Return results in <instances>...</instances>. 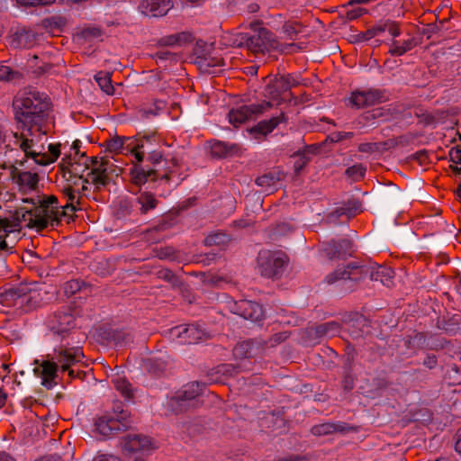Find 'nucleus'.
<instances>
[{
    "instance_id": "1",
    "label": "nucleus",
    "mask_w": 461,
    "mask_h": 461,
    "mask_svg": "<svg viewBox=\"0 0 461 461\" xmlns=\"http://www.w3.org/2000/svg\"><path fill=\"white\" fill-rule=\"evenodd\" d=\"M50 99L45 93L36 90L25 92L15 97L14 107L15 119L21 124L22 132L14 138L26 134L28 137L46 135L50 130Z\"/></svg>"
},
{
    "instance_id": "2",
    "label": "nucleus",
    "mask_w": 461,
    "mask_h": 461,
    "mask_svg": "<svg viewBox=\"0 0 461 461\" xmlns=\"http://www.w3.org/2000/svg\"><path fill=\"white\" fill-rule=\"evenodd\" d=\"M80 156L84 158L83 164L80 161H69L68 166L64 164L60 166L59 171L62 177L73 185H77L78 180L83 179L84 184L94 185L95 190L98 192L107 186L112 180L111 175L116 169L113 163L105 158H89L85 152Z\"/></svg>"
},
{
    "instance_id": "3",
    "label": "nucleus",
    "mask_w": 461,
    "mask_h": 461,
    "mask_svg": "<svg viewBox=\"0 0 461 461\" xmlns=\"http://www.w3.org/2000/svg\"><path fill=\"white\" fill-rule=\"evenodd\" d=\"M23 202L32 203V207L18 208L15 211V217L20 222H24L25 226L41 231L49 226H57L61 221L62 209L59 206V201L55 195L37 197L36 200L26 198Z\"/></svg>"
},
{
    "instance_id": "4",
    "label": "nucleus",
    "mask_w": 461,
    "mask_h": 461,
    "mask_svg": "<svg viewBox=\"0 0 461 461\" xmlns=\"http://www.w3.org/2000/svg\"><path fill=\"white\" fill-rule=\"evenodd\" d=\"M84 357V353L81 348H65L59 347L54 350L51 360H44L39 367L34 369V373L41 378V384L48 389L54 387L56 378L58 376V368L60 367L61 371L68 372L71 378L77 376V373L72 368L74 365L80 362Z\"/></svg>"
},
{
    "instance_id": "5",
    "label": "nucleus",
    "mask_w": 461,
    "mask_h": 461,
    "mask_svg": "<svg viewBox=\"0 0 461 461\" xmlns=\"http://www.w3.org/2000/svg\"><path fill=\"white\" fill-rule=\"evenodd\" d=\"M369 273L371 280L380 282L384 285L390 286L393 284V270L386 266H377L369 271L367 267L358 262H350L343 267H339L326 276V282L330 285L337 281L350 283L348 286L352 289L354 285L362 280Z\"/></svg>"
},
{
    "instance_id": "6",
    "label": "nucleus",
    "mask_w": 461,
    "mask_h": 461,
    "mask_svg": "<svg viewBox=\"0 0 461 461\" xmlns=\"http://www.w3.org/2000/svg\"><path fill=\"white\" fill-rule=\"evenodd\" d=\"M40 294L28 285H19L5 288L0 292V304L4 307H15L28 312L40 305Z\"/></svg>"
},
{
    "instance_id": "7",
    "label": "nucleus",
    "mask_w": 461,
    "mask_h": 461,
    "mask_svg": "<svg viewBox=\"0 0 461 461\" xmlns=\"http://www.w3.org/2000/svg\"><path fill=\"white\" fill-rule=\"evenodd\" d=\"M232 43L236 47H246L254 53H264L278 47V42L274 39L273 33L262 27L253 30L252 33H237L233 37Z\"/></svg>"
},
{
    "instance_id": "8",
    "label": "nucleus",
    "mask_w": 461,
    "mask_h": 461,
    "mask_svg": "<svg viewBox=\"0 0 461 461\" xmlns=\"http://www.w3.org/2000/svg\"><path fill=\"white\" fill-rule=\"evenodd\" d=\"M204 384L193 382L185 384L167 401V410L174 414L185 412L199 405V396L202 394Z\"/></svg>"
},
{
    "instance_id": "9",
    "label": "nucleus",
    "mask_w": 461,
    "mask_h": 461,
    "mask_svg": "<svg viewBox=\"0 0 461 461\" xmlns=\"http://www.w3.org/2000/svg\"><path fill=\"white\" fill-rule=\"evenodd\" d=\"M288 257L281 251H260L258 256V266L260 274L267 278H279L286 265Z\"/></svg>"
},
{
    "instance_id": "10",
    "label": "nucleus",
    "mask_w": 461,
    "mask_h": 461,
    "mask_svg": "<svg viewBox=\"0 0 461 461\" xmlns=\"http://www.w3.org/2000/svg\"><path fill=\"white\" fill-rule=\"evenodd\" d=\"M15 143L24 152L26 158H32L33 162L40 166H47L53 163L60 155V144H50V154L33 150V139L24 133L19 137L18 140H15Z\"/></svg>"
},
{
    "instance_id": "11",
    "label": "nucleus",
    "mask_w": 461,
    "mask_h": 461,
    "mask_svg": "<svg viewBox=\"0 0 461 461\" xmlns=\"http://www.w3.org/2000/svg\"><path fill=\"white\" fill-rule=\"evenodd\" d=\"M273 104L269 101H263L260 104H251L241 105L229 112V122L234 127L246 122L248 120L255 119L270 110Z\"/></svg>"
},
{
    "instance_id": "12",
    "label": "nucleus",
    "mask_w": 461,
    "mask_h": 461,
    "mask_svg": "<svg viewBox=\"0 0 461 461\" xmlns=\"http://www.w3.org/2000/svg\"><path fill=\"white\" fill-rule=\"evenodd\" d=\"M297 86H299L298 79L291 74L268 77L263 95L268 99L279 100L282 95Z\"/></svg>"
},
{
    "instance_id": "13",
    "label": "nucleus",
    "mask_w": 461,
    "mask_h": 461,
    "mask_svg": "<svg viewBox=\"0 0 461 461\" xmlns=\"http://www.w3.org/2000/svg\"><path fill=\"white\" fill-rule=\"evenodd\" d=\"M129 412L122 411L116 417L103 416L95 421L96 430L104 436H111L118 431L126 430L131 426Z\"/></svg>"
},
{
    "instance_id": "14",
    "label": "nucleus",
    "mask_w": 461,
    "mask_h": 461,
    "mask_svg": "<svg viewBox=\"0 0 461 461\" xmlns=\"http://www.w3.org/2000/svg\"><path fill=\"white\" fill-rule=\"evenodd\" d=\"M75 316L70 307L65 306L48 319V326L54 332L65 336L76 326Z\"/></svg>"
},
{
    "instance_id": "15",
    "label": "nucleus",
    "mask_w": 461,
    "mask_h": 461,
    "mask_svg": "<svg viewBox=\"0 0 461 461\" xmlns=\"http://www.w3.org/2000/svg\"><path fill=\"white\" fill-rule=\"evenodd\" d=\"M384 94L380 89L355 91L351 95L350 103L357 109L372 106L384 101Z\"/></svg>"
},
{
    "instance_id": "16",
    "label": "nucleus",
    "mask_w": 461,
    "mask_h": 461,
    "mask_svg": "<svg viewBox=\"0 0 461 461\" xmlns=\"http://www.w3.org/2000/svg\"><path fill=\"white\" fill-rule=\"evenodd\" d=\"M10 176L12 180L19 186L20 190H35L39 182L37 173L19 169L15 165L10 167Z\"/></svg>"
},
{
    "instance_id": "17",
    "label": "nucleus",
    "mask_w": 461,
    "mask_h": 461,
    "mask_svg": "<svg viewBox=\"0 0 461 461\" xmlns=\"http://www.w3.org/2000/svg\"><path fill=\"white\" fill-rule=\"evenodd\" d=\"M170 335L173 338L178 339L181 344H195L202 339L203 332L196 325L190 324L172 328Z\"/></svg>"
},
{
    "instance_id": "18",
    "label": "nucleus",
    "mask_w": 461,
    "mask_h": 461,
    "mask_svg": "<svg viewBox=\"0 0 461 461\" xmlns=\"http://www.w3.org/2000/svg\"><path fill=\"white\" fill-rule=\"evenodd\" d=\"M358 428L352 426L347 422H325L312 427L311 432L314 436H326L335 432L341 434H348L351 432H357Z\"/></svg>"
},
{
    "instance_id": "19",
    "label": "nucleus",
    "mask_w": 461,
    "mask_h": 461,
    "mask_svg": "<svg viewBox=\"0 0 461 461\" xmlns=\"http://www.w3.org/2000/svg\"><path fill=\"white\" fill-rule=\"evenodd\" d=\"M236 314L251 321H259L264 317L262 306L253 301L241 300L235 303Z\"/></svg>"
},
{
    "instance_id": "20",
    "label": "nucleus",
    "mask_w": 461,
    "mask_h": 461,
    "mask_svg": "<svg viewBox=\"0 0 461 461\" xmlns=\"http://www.w3.org/2000/svg\"><path fill=\"white\" fill-rule=\"evenodd\" d=\"M240 372V366L221 364L207 373V379L211 384H224L230 377L238 375Z\"/></svg>"
},
{
    "instance_id": "21",
    "label": "nucleus",
    "mask_w": 461,
    "mask_h": 461,
    "mask_svg": "<svg viewBox=\"0 0 461 461\" xmlns=\"http://www.w3.org/2000/svg\"><path fill=\"white\" fill-rule=\"evenodd\" d=\"M172 7L170 0H143L139 5L142 14L154 17L166 15Z\"/></svg>"
},
{
    "instance_id": "22",
    "label": "nucleus",
    "mask_w": 461,
    "mask_h": 461,
    "mask_svg": "<svg viewBox=\"0 0 461 461\" xmlns=\"http://www.w3.org/2000/svg\"><path fill=\"white\" fill-rule=\"evenodd\" d=\"M122 447L128 452H138L152 448L151 439L141 434H129L122 438Z\"/></svg>"
},
{
    "instance_id": "23",
    "label": "nucleus",
    "mask_w": 461,
    "mask_h": 461,
    "mask_svg": "<svg viewBox=\"0 0 461 461\" xmlns=\"http://www.w3.org/2000/svg\"><path fill=\"white\" fill-rule=\"evenodd\" d=\"M18 224L7 218L0 217V256H6L14 252V246L10 245L8 238L15 231Z\"/></svg>"
},
{
    "instance_id": "24",
    "label": "nucleus",
    "mask_w": 461,
    "mask_h": 461,
    "mask_svg": "<svg viewBox=\"0 0 461 461\" xmlns=\"http://www.w3.org/2000/svg\"><path fill=\"white\" fill-rule=\"evenodd\" d=\"M324 252L330 259L335 258H343L351 255L352 242L348 239L339 240H330L324 245Z\"/></svg>"
},
{
    "instance_id": "25",
    "label": "nucleus",
    "mask_w": 461,
    "mask_h": 461,
    "mask_svg": "<svg viewBox=\"0 0 461 461\" xmlns=\"http://www.w3.org/2000/svg\"><path fill=\"white\" fill-rule=\"evenodd\" d=\"M287 118L284 113H281L277 116H274L269 120H264L259 122L255 127L250 129V133L254 135L256 139H259V136H266L272 132L280 123L286 122Z\"/></svg>"
},
{
    "instance_id": "26",
    "label": "nucleus",
    "mask_w": 461,
    "mask_h": 461,
    "mask_svg": "<svg viewBox=\"0 0 461 461\" xmlns=\"http://www.w3.org/2000/svg\"><path fill=\"white\" fill-rule=\"evenodd\" d=\"M36 41V33L26 27H19L12 35L11 45L14 48H31Z\"/></svg>"
},
{
    "instance_id": "27",
    "label": "nucleus",
    "mask_w": 461,
    "mask_h": 461,
    "mask_svg": "<svg viewBox=\"0 0 461 461\" xmlns=\"http://www.w3.org/2000/svg\"><path fill=\"white\" fill-rule=\"evenodd\" d=\"M130 174L132 182L137 185H143L149 180L155 181L158 177V173L156 169L140 165H134L132 168H131Z\"/></svg>"
},
{
    "instance_id": "28",
    "label": "nucleus",
    "mask_w": 461,
    "mask_h": 461,
    "mask_svg": "<svg viewBox=\"0 0 461 461\" xmlns=\"http://www.w3.org/2000/svg\"><path fill=\"white\" fill-rule=\"evenodd\" d=\"M389 383L385 377L375 376L371 380H366L365 385L361 388L363 393L369 398H376L382 394V391L388 386Z\"/></svg>"
},
{
    "instance_id": "29",
    "label": "nucleus",
    "mask_w": 461,
    "mask_h": 461,
    "mask_svg": "<svg viewBox=\"0 0 461 461\" xmlns=\"http://www.w3.org/2000/svg\"><path fill=\"white\" fill-rule=\"evenodd\" d=\"M135 204L140 214H147L158 204L155 195L149 192H140L135 198Z\"/></svg>"
},
{
    "instance_id": "30",
    "label": "nucleus",
    "mask_w": 461,
    "mask_h": 461,
    "mask_svg": "<svg viewBox=\"0 0 461 461\" xmlns=\"http://www.w3.org/2000/svg\"><path fill=\"white\" fill-rule=\"evenodd\" d=\"M193 40L192 34L188 32H182L175 34H170L160 38L158 41L159 46H181L183 44L191 42Z\"/></svg>"
},
{
    "instance_id": "31",
    "label": "nucleus",
    "mask_w": 461,
    "mask_h": 461,
    "mask_svg": "<svg viewBox=\"0 0 461 461\" xmlns=\"http://www.w3.org/2000/svg\"><path fill=\"white\" fill-rule=\"evenodd\" d=\"M285 176V175L283 171L278 168H274L271 171L257 177L256 184L262 187H271L283 180Z\"/></svg>"
},
{
    "instance_id": "32",
    "label": "nucleus",
    "mask_w": 461,
    "mask_h": 461,
    "mask_svg": "<svg viewBox=\"0 0 461 461\" xmlns=\"http://www.w3.org/2000/svg\"><path fill=\"white\" fill-rule=\"evenodd\" d=\"M239 151L240 146L238 144H230L220 140L214 141L211 147L212 155L216 158H224Z\"/></svg>"
},
{
    "instance_id": "33",
    "label": "nucleus",
    "mask_w": 461,
    "mask_h": 461,
    "mask_svg": "<svg viewBox=\"0 0 461 461\" xmlns=\"http://www.w3.org/2000/svg\"><path fill=\"white\" fill-rule=\"evenodd\" d=\"M145 370L154 376H160L167 369V363L160 358L151 357L144 360Z\"/></svg>"
},
{
    "instance_id": "34",
    "label": "nucleus",
    "mask_w": 461,
    "mask_h": 461,
    "mask_svg": "<svg viewBox=\"0 0 461 461\" xmlns=\"http://www.w3.org/2000/svg\"><path fill=\"white\" fill-rule=\"evenodd\" d=\"M360 212H362V203L355 198L348 199L343 206L335 210L338 217L346 215L348 218L354 217Z\"/></svg>"
},
{
    "instance_id": "35",
    "label": "nucleus",
    "mask_w": 461,
    "mask_h": 461,
    "mask_svg": "<svg viewBox=\"0 0 461 461\" xmlns=\"http://www.w3.org/2000/svg\"><path fill=\"white\" fill-rule=\"evenodd\" d=\"M417 45L414 38L405 40L401 44L400 41L393 40L391 43L388 52L392 56H402L407 51L412 50Z\"/></svg>"
},
{
    "instance_id": "36",
    "label": "nucleus",
    "mask_w": 461,
    "mask_h": 461,
    "mask_svg": "<svg viewBox=\"0 0 461 461\" xmlns=\"http://www.w3.org/2000/svg\"><path fill=\"white\" fill-rule=\"evenodd\" d=\"M108 339L113 342L115 346H125L133 341L131 333L122 330H112L108 332Z\"/></svg>"
},
{
    "instance_id": "37",
    "label": "nucleus",
    "mask_w": 461,
    "mask_h": 461,
    "mask_svg": "<svg viewBox=\"0 0 461 461\" xmlns=\"http://www.w3.org/2000/svg\"><path fill=\"white\" fill-rule=\"evenodd\" d=\"M72 185L73 184L68 182V185L63 188V194L67 198L66 204L61 206L62 214L64 215L67 213L68 209H70L71 212H76L77 210V204L79 203L78 200L76 201V195Z\"/></svg>"
},
{
    "instance_id": "38",
    "label": "nucleus",
    "mask_w": 461,
    "mask_h": 461,
    "mask_svg": "<svg viewBox=\"0 0 461 461\" xmlns=\"http://www.w3.org/2000/svg\"><path fill=\"white\" fill-rule=\"evenodd\" d=\"M230 240L229 234L221 230H216L207 235L203 242L206 246H222L229 243Z\"/></svg>"
},
{
    "instance_id": "39",
    "label": "nucleus",
    "mask_w": 461,
    "mask_h": 461,
    "mask_svg": "<svg viewBox=\"0 0 461 461\" xmlns=\"http://www.w3.org/2000/svg\"><path fill=\"white\" fill-rule=\"evenodd\" d=\"M115 389L125 399L130 400L133 397V390L131 384L124 377H115L112 380Z\"/></svg>"
},
{
    "instance_id": "40",
    "label": "nucleus",
    "mask_w": 461,
    "mask_h": 461,
    "mask_svg": "<svg viewBox=\"0 0 461 461\" xmlns=\"http://www.w3.org/2000/svg\"><path fill=\"white\" fill-rule=\"evenodd\" d=\"M340 326L337 321H329L321 323L315 328V333L319 337L322 336H335L339 332Z\"/></svg>"
},
{
    "instance_id": "41",
    "label": "nucleus",
    "mask_w": 461,
    "mask_h": 461,
    "mask_svg": "<svg viewBox=\"0 0 461 461\" xmlns=\"http://www.w3.org/2000/svg\"><path fill=\"white\" fill-rule=\"evenodd\" d=\"M95 79L100 88L107 95H113L114 88L112 85L111 74L100 71L95 76Z\"/></svg>"
},
{
    "instance_id": "42",
    "label": "nucleus",
    "mask_w": 461,
    "mask_h": 461,
    "mask_svg": "<svg viewBox=\"0 0 461 461\" xmlns=\"http://www.w3.org/2000/svg\"><path fill=\"white\" fill-rule=\"evenodd\" d=\"M252 340L238 343L233 348V355L237 358H248L252 356Z\"/></svg>"
},
{
    "instance_id": "43",
    "label": "nucleus",
    "mask_w": 461,
    "mask_h": 461,
    "mask_svg": "<svg viewBox=\"0 0 461 461\" xmlns=\"http://www.w3.org/2000/svg\"><path fill=\"white\" fill-rule=\"evenodd\" d=\"M366 171V167L363 164L358 163L348 167L345 175L351 181L357 182L364 178Z\"/></svg>"
},
{
    "instance_id": "44",
    "label": "nucleus",
    "mask_w": 461,
    "mask_h": 461,
    "mask_svg": "<svg viewBox=\"0 0 461 461\" xmlns=\"http://www.w3.org/2000/svg\"><path fill=\"white\" fill-rule=\"evenodd\" d=\"M303 25L299 23L286 22L284 23L282 31L287 39L294 41L296 40L297 35L303 32Z\"/></svg>"
},
{
    "instance_id": "45",
    "label": "nucleus",
    "mask_w": 461,
    "mask_h": 461,
    "mask_svg": "<svg viewBox=\"0 0 461 461\" xmlns=\"http://www.w3.org/2000/svg\"><path fill=\"white\" fill-rule=\"evenodd\" d=\"M131 140L130 138L115 136L106 140V149L110 152L121 153L124 149V142Z\"/></svg>"
},
{
    "instance_id": "46",
    "label": "nucleus",
    "mask_w": 461,
    "mask_h": 461,
    "mask_svg": "<svg viewBox=\"0 0 461 461\" xmlns=\"http://www.w3.org/2000/svg\"><path fill=\"white\" fill-rule=\"evenodd\" d=\"M159 279L169 283L173 287H178L182 285L181 279L176 276L170 269L163 268L157 272Z\"/></svg>"
},
{
    "instance_id": "47",
    "label": "nucleus",
    "mask_w": 461,
    "mask_h": 461,
    "mask_svg": "<svg viewBox=\"0 0 461 461\" xmlns=\"http://www.w3.org/2000/svg\"><path fill=\"white\" fill-rule=\"evenodd\" d=\"M157 257L159 259H168L174 261L176 259V251L172 247L161 248L157 251Z\"/></svg>"
},
{
    "instance_id": "48",
    "label": "nucleus",
    "mask_w": 461,
    "mask_h": 461,
    "mask_svg": "<svg viewBox=\"0 0 461 461\" xmlns=\"http://www.w3.org/2000/svg\"><path fill=\"white\" fill-rule=\"evenodd\" d=\"M296 156L298 158L294 161V167L296 172H299L309 163L310 157L304 151H298Z\"/></svg>"
},
{
    "instance_id": "49",
    "label": "nucleus",
    "mask_w": 461,
    "mask_h": 461,
    "mask_svg": "<svg viewBox=\"0 0 461 461\" xmlns=\"http://www.w3.org/2000/svg\"><path fill=\"white\" fill-rule=\"evenodd\" d=\"M18 76V73L6 66L0 67V81H12Z\"/></svg>"
},
{
    "instance_id": "50",
    "label": "nucleus",
    "mask_w": 461,
    "mask_h": 461,
    "mask_svg": "<svg viewBox=\"0 0 461 461\" xmlns=\"http://www.w3.org/2000/svg\"><path fill=\"white\" fill-rule=\"evenodd\" d=\"M152 59H155L157 63H158L159 61H165L168 59L176 60V54L167 50H158L152 55Z\"/></svg>"
},
{
    "instance_id": "51",
    "label": "nucleus",
    "mask_w": 461,
    "mask_h": 461,
    "mask_svg": "<svg viewBox=\"0 0 461 461\" xmlns=\"http://www.w3.org/2000/svg\"><path fill=\"white\" fill-rule=\"evenodd\" d=\"M164 103L162 101H156L154 105L155 109H140V114L142 118H148L149 115L155 116L158 113V111L163 108Z\"/></svg>"
},
{
    "instance_id": "52",
    "label": "nucleus",
    "mask_w": 461,
    "mask_h": 461,
    "mask_svg": "<svg viewBox=\"0 0 461 461\" xmlns=\"http://www.w3.org/2000/svg\"><path fill=\"white\" fill-rule=\"evenodd\" d=\"M449 160L453 164L461 165V149L458 147L452 148L448 152Z\"/></svg>"
},
{
    "instance_id": "53",
    "label": "nucleus",
    "mask_w": 461,
    "mask_h": 461,
    "mask_svg": "<svg viewBox=\"0 0 461 461\" xmlns=\"http://www.w3.org/2000/svg\"><path fill=\"white\" fill-rule=\"evenodd\" d=\"M288 336L289 335L287 332L276 333L269 339V343L271 344V346L279 344L285 341L288 338Z\"/></svg>"
},
{
    "instance_id": "54",
    "label": "nucleus",
    "mask_w": 461,
    "mask_h": 461,
    "mask_svg": "<svg viewBox=\"0 0 461 461\" xmlns=\"http://www.w3.org/2000/svg\"><path fill=\"white\" fill-rule=\"evenodd\" d=\"M366 13V10L360 7L352 8L347 11L346 16L348 20H355L362 16Z\"/></svg>"
},
{
    "instance_id": "55",
    "label": "nucleus",
    "mask_w": 461,
    "mask_h": 461,
    "mask_svg": "<svg viewBox=\"0 0 461 461\" xmlns=\"http://www.w3.org/2000/svg\"><path fill=\"white\" fill-rule=\"evenodd\" d=\"M387 32L393 37H398L401 34L399 24L396 22L387 21Z\"/></svg>"
},
{
    "instance_id": "56",
    "label": "nucleus",
    "mask_w": 461,
    "mask_h": 461,
    "mask_svg": "<svg viewBox=\"0 0 461 461\" xmlns=\"http://www.w3.org/2000/svg\"><path fill=\"white\" fill-rule=\"evenodd\" d=\"M423 366L428 367L429 369H434L438 365V359L435 355L429 354L423 360Z\"/></svg>"
},
{
    "instance_id": "57",
    "label": "nucleus",
    "mask_w": 461,
    "mask_h": 461,
    "mask_svg": "<svg viewBox=\"0 0 461 461\" xmlns=\"http://www.w3.org/2000/svg\"><path fill=\"white\" fill-rule=\"evenodd\" d=\"M376 149V143L365 142L358 146V151L363 153H372Z\"/></svg>"
},
{
    "instance_id": "58",
    "label": "nucleus",
    "mask_w": 461,
    "mask_h": 461,
    "mask_svg": "<svg viewBox=\"0 0 461 461\" xmlns=\"http://www.w3.org/2000/svg\"><path fill=\"white\" fill-rule=\"evenodd\" d=\"M343 387L346 391H350L354 387V377L350 374H346L342 380Z\"/></svg>"
},
{
    "instance_id": "59",
    "label": "nucleus",
    "mask_w": 461,
    "mask_h": 461,
    "mask_svg": "<svg viewBox=\"0 0 461 461\" xmlns=\"http://www.w3.org/2000/svg\"><path fill=\"white\" fill-rule=\"evenodd\" d=\"M143 148V145H136L132 149H131V152L133 154L135 159L138 162L143 161L144 158V152L141 150Z\"/></svg>"
},
{
    "instance_id": "60",
    "label": "nucleus",
    "mask_w": 461,
    "mask_h": 461,
    "mask_svg": "<svg viewBox=\"0 0 461 461\" xmlns=\"http://www.w3.org/2000/svg\"><path fill=\"white\" fill-rule=\"evenodd\" d=\"M162 158L163 157H162L161 152L154 150L152 152H149V157H148V160L150 162V164L155 166V165L159 164L161 162Z\"/></svg>"
},
{
    "instance_id": "61",
    "label": "nucleus",
    "mask_w": 461,
    "mask_h": 461,
    "mask_svg": "<svg viewBox=\"0 0 461 461\" xmlns=\"http://www.w3.org/2000/svg\"><path fill=\"white\" fill-rule=\"evenodd\" d=\"M204 62L208 67L224 66V60L221 58H205Z\"/></svg>"
},
{
    "instance_id": "62",
    "label": "nucleus",
    "mask_w": 461,
    "mask_h": 461,
    "mask_svg": "<svg viewBox=\"0 0 461 461\" xmlns=\"http://www.w3.org/2000/svg\"><path fill=\"white\" fill-rule=\"evenodd\" d=\"M20 4L25 5H44L53 2V0H17Z\"/></svg>"
},
{
    "instance_id": "63",
    "label": "nucleus",
    "mask_w": 461,
    "mask_h": 461,
    "mask_svg": "<svg viewBox=\"0 0 461 461\" xmlns=\"http://www.w3.org/2000/svg\"><path fill=\"white\" fill-rule=\"evenodd\" d=\"M93 461H122L119 457L113 456V455H107V454H98L95 456L93 459Z\"/></svg>"
},
{
    "instance_id": "64",
    "label": "nucleus",
    "mask_w": 461,
    "mask_h": 461,
    "mask_svg": "<svg viewBox=\"0 0 461 461\" xmlns=\"http://www.w3.org/2000/svg\"><path fill=\"white\" fill-rule=\"evenodd\" d=\"M345 136L346 135H344V131H337L330 134L327 137V140H330V142H339L345 140Z\"/></svg>"
}]
</instances>
